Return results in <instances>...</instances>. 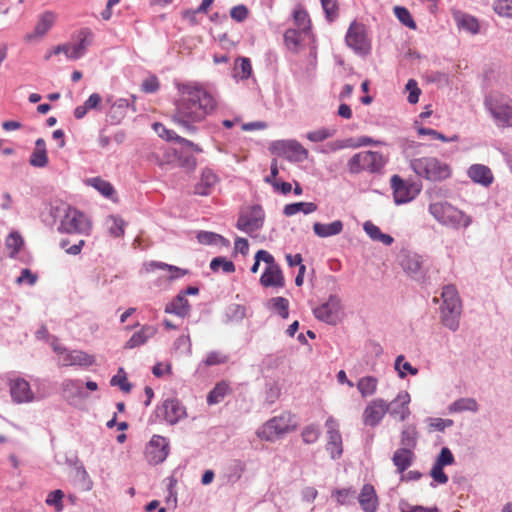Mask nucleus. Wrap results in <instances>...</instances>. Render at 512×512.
<instances>
[{
	"label": "nucleus",
	"instance_id": "53",
	"mask_svg": "<svg viewBox=\"0 0 512 512\" xmlns=\"http://www.w3.org/2000/svg\"><path fill=\"white\" fill-rule=\"evenodd\" d=\"M64 492L60 489L51 491L45 500V503L49 507H53L56 512H61L64 508L63 505Z\"/></svg>",
	"mask_w": 512,
	"mask_h": 512
},
{
	"label": "nucleus",
	"instance_id": "24",
	"mask_svg": "<svg viewBox=\"0 0 512 512\" xmlns=\"http://www.w3.org/2000/svg\"><path fill=\"white\" fill-rule=\"evenodd\" d=\"M260 283L264 287L282 288L285 285V280L280 266H267L260 277Z\"/></svg>",
	"mask_w": 512,
	"mask_h": 512
},
{
	"label": "nucleus",
	"instance_id": "51",
	"mask_svg": "<svg viewBox=\"0 0 512 512\" xmlns=\"http://www.w3.org/2000/svg\"><path fill=\"white\" fill-rule=\"evenodd\" d=\"M332 495L339 505H350L356 498V491L353 488L336 489Z\"/></svg>",
	"mask_w": 512,
	"mask_h": 512
},
{
	"label": "nucleus",
	"instance_id": "44",
	"mask_svg": "<svg viewBox=\"0 0 512 512\" xmlns=\"http://www.w3.org/2000/svg\"><path fill=\"white\" fill-rule=\"evenodd\" d=\"M268 308L279 314L281 318L289 317V301L284 297H274L268 302Z\"/></svg>",
	"mask_w": 512,
	"mask_h": 512
},
{
	"label": "nucleus",
	"instance_id": "30",
	"mask_svg": "<svg viewBox=\"0 0 512 512\" xmlns=\"http://www.w3.org/2000/svg\"><path fill=\"white\" fill-rule=\"evenodd\" d=\"M190 305L184 294H178L170 303L165 306V312L179 317H185L189 314Z\"/></svg>",
	"mask_w": 512,
	"mask_h": 512
},
{
	"label": "nucleus",
	"instance_id": "26",
	"mask_svg": "<svg viewBox=\"0 0 512 512\" xmlns=\"http://www.w3.org/2000/svg\"><path fill=\"white\" fill-rule=\"evenodd\" d=\"M56 19L55 13L46 11L39 17V20L32 33L25 36L27 41H32L35 37H43L53 26Z\"/></svg>",
	"mask_w": 512,
	"mask_h": 512
},
{
	"label": "nucleus",
	"instance_id": "27",
	"mask_svg": "<svg viewBox=\"0 0 512 512\" xmlns=\"http://www.w3.org/2000/svg\"><path fill=\"white\" fill-rule=\"evenodd\" d=\"M344 224L341 220H335L330 223L315 222L313 232L319 238H328L342 233Z\"/></svg>",
	"mask_w": 512,
	"mask_h": 512
},
{
	"label": "nucleus",
	"instance_id": "20",
	"mask_svg": "<svg viewBox=\"0 0 512 512\" xmlns=\"http://www.w3.org/2000/svg\"><path fill=\"white\" fill-rule=\"evenodd\" d=\"M358 502L364 512H376L379 506L378 496L371 484L363 485L358 497Z\"/></svg>",
	"mask_w": 512,
	"mask_h": 512
},
{
	"label": "nucleus",
	"instance_id": "14",
	"mask_svg": "<svg viewBox=\"0 0 512 512\" xmlns=\"http://www.w3.org/2000/svg\"><path fill=\"white\" fill-rule=\"evenodd\" d=\"M54 351L59 355V362L62 366H91L95 363V358L81 350L68 351L67 349L54 345Z\"/></svg>",
	"mask_w": 512,
	"mask_h": 512
},
{
	"label": "nucleus",
	"instance_id": "9",
	"mask_svg": "<svg viewBox=\"0 0 512 512\" xmlns=\"http://www.w3.org/2000/svg\"><path fill=\"white\" fill-rule=\"evenodd\" d=\"M345 42L355 53L367 55L370 53L371 44L367 37L366 28L363 24L353 21L346 33Z\"/></svg>",
	"mask_w": 512,
	"mask_h": 512
},
{
	"label": "nucleus",
	"instance_id": "58",
	"mask_svg": "<svg viewBox=\"0 0 512 512\" xmlns=\"http://www.w3.org/2000/svg\"><path fill=\"white\" fill-rule=\"evenodd\" d=\"M404 360L405 358L403 355H399L395 360V369L399 372L400 378H404L406 376V372L411 375H416L418 373V369Z\"/></svg>",
	"mask_w": 512,
	"mask_h": 512
},
{
	"label": "nucleus",
	"instance_id": "12",
	"mask_svg": "<svg viewBox=\"0 0 512 512\" xmlns=\"http://www.w3.org/2000/svg\"><path fill=\"white\" fill-rule=\"evenodd\" d=\"M327 444L326 450L332 459H339L343 453V441L339 430L338 421L330 416L325 422Z\"/></svg>",
	"mask_w": 512,
	"mask_h": 512
},
{
	"label": "nucleus",
	"instance_id": "10",
	"mask_svg": "<svg viewBox=\"0 0 512 512\" xmlns=\"http://www.w3.org/2000/svg\"><path fill=\"white\" fill-rule=\"evenodd\" d=\"M390 182L394 201L398 205L412 201L421 190L418 184L403 180L398 175H393Z\"/></svg>",
	"mask_w": 512,
	"mask_h": 512
},
{
	"label": "nucleus",
	"instance_id": "41",
	"mask_svg": "<svg viewBox=\"0 0 512 512\" xmlns=\"http://www.w3.org/2000/svg\"><path fill=\"white\" fill-rule=\"evenodd\" d=\"M86 182L106 198H112L115 194V189L112 184L100 177L89 178Z\"/></svg>",
	"mask_w": 512,
	"mask_h": 512
},
{
	"label": "nucleus",
	"instance_id": "49",
	"mask_svg": "<svg viewBox=\"0 0 512 512\" xmlns=\"http://www.w3.org/2000/svg\"><path fill=\"white\" fill-rule=\"evenodd\" d=\"M293 19L297 29L305 32L309 31L311 22L307 11L302 8L295 9Z\"/></svg>",
	"mask_w": 512,
	"mask_h": 512
},
{
	"label": "nucleus",
	"instance_id": "17",
	"mask_svg": "<svg viewBox=\"0 0 512 512\" xmlns=\"http://www.w3.org/2000/svg\"><path fill=\"white\" fill-rule=\"evenodd\" d=\"M157 416L174 425L186 416V409L177 399H167L157 408Z\"/></svg>",
	"mask_w": 512,
	"mask_h": 512
},
{
	"label": "nucleus",
	"instance_id": "13",
	"mask_svg": "<svg viewBox=\"0 0 512 512\" xmlns=\"http://www.w3.org/2000/svg\"><path fill=\"white\" fill-rule=\"evenodd\" d=\"M389 405L382 398L371 400L365 407L362 414V421L365 426L376 427L378 426L385 415L388 413Z\"/></svg>",
	"mask_w": 512,
	"mask_h": 512
},
{
	"label": "nucleus",
	"instance_id": "23",
	"mask_svg": "<svg viewBox=\"0 0 512 512\" xmlns=\"http://www.w3.org/2000/svg\"><path fill=\"white\" fill-rule=\"evenodd\" d=\"M467 174L469 178L484 187L492 184L494 177L490 168L483 164H473L469 167Z\"/></svg>",
	"mask_w": 512,
	"mask_h": 512
},
{
	"label": "nucleus",
	"instance_id": "42",
	"mask_svg": "<svg viewBox=\"0 0 512 512\" xmlns=\"http://www.w3.org/2000/svg\"><path fill=\"white\" fill-rule=\"evenodd\" d=\"M229 391L230 388L226 382L222 381L217 383L215 387L209 392L207 396V403L209 405L220 403L229 393Z\"/></svg>",
	"mask_w": 512,
	"mask_h": 512
},
{
	"label": "nucleus",
	"instance_id": "7",
	"mask_svg": "<svg viewBox=\"0 0 512 512\" xmlns=\"http://www.w3.org/2000/svg\"><path fill=\"white\" fill-rule=\"evenodd\" d=\"M57 211L61 214L58 230L67 234H88L91 229V222L84 213L76 208L63 205Z\"/></svg>",
	"mask_w": 512,
	"mask_h": 512
},
{
	"label": "nucleus",
	"instance_id": "61",
	"mask_svg": "<svg viewBox=\"0 0 512 512\" xmlns=\"http://www.w3.org/2000/svg\"><path fill=\"white\" fill-rule=\"evenodd\" d=\"M418 134L419 135H430L434 139L440 140L442 142H456L459 140L458 135H453L452 137L447 138L444 134H442L434 129H431V128L421 127L418 129Z\"/></svg>",
	"mask_w": 512,
	"mask_h": 512
},
{
	"label": "nucleus",
	"instance_id": "55",
	"mask_svg": "<svg viewBox=\"0 0 512 512\" xmlns=\"http://www.w3.org/2000/svg\"><path fill=\"white\" fill-rule=\"evenodd\" d=\"M6 248L10 250V256H15L23 245V239L18 232L10 233L5 241Z\"/></svg>",
	"mask_w": 512,
	"mask_h": 512
},
{
	"label": "nucleus",
	"instance_id": "3",
	"mask_svg": "<svg viewBox=\"0 0 512 512\" xmlns=\"http://www.w3.org/2000/svg\"><path fill=\"white\" fill-rule=\"evenodd\" d=\"M441 298V322L451 331H456L459 328L460 316L462 313V303L456 287L451 284L444 286L441 293Z\"/></svg>",
	"mask_w": 512,
	"mask_h": 512
},
{
	"label": "nucleus",
	"instance_id": "11",
	"mask_svg": "<svg viewBox=\"0 0 512 512\" xmlns=\"http://www.w3.org/2000/svg\"><path fill=\"white\" fill-rule=\"evenodd\" d=\"M341 300L337 295H330L328 300L314 308V316L327 324L336 325L341 318Z\"/></svg>",
	"mask_w": 512,
	"mask_h": 512
},
{
	"label": "nucleus",
	"instance_id": "28",
	"mask_svg": "<svg viewBox=\"0 0 512 512\" xmlns=\"http://www.w3.org/2000/svg\"><path fill=\"white\" fill-rule=\"evenodd\" d=\"M29 163L38 168H43L48 164L46 143L43 138H38L35 141V148L30 155Z\"/></svg>",
	"mask_w": 512,
	"mask_h": 512
},
{
	"label": "nucleus",
	"instance_id": "62",
	"mask_svg": "<svg viewBox=\"0 0 512 512\" xmlns=\"http://www.w3.org/2000/svg\"><path fill=\"white\" fill-rule=\"evenodd\" d=\"M153 128H154L155 132L158 133V135L161 138H164V139H166L168 141H175V142H177V138L180 137L175 131L167 129L161 123H154Z\"/></svg>",
	"mask_w": 512,
	"mask_h": 512
},
{
	"label": "nucleus",
	"instance_id": "57",
	"mask_svg": "<svg viewBox=\"0 0 512 512\" xmlns=\"http://www.w3.org/2000/svg\"><path fill=\"white\" fill-rule=\"evenodd\" d=\"M493 10L500 17L512 18V0H495Z\"/></svg>",
	"mask_w": 512,
	"mask_h": 512
},
{
	"label": "nucleus",
	"instance_id": "18",
	"mask_svg": "<svg viewBox=\"0 0 512 512\" xmlns=\"http://www.w3.org/2000/svg\"><path fill=\"white\" fill-rule=\"evenodd\" d=\"M9 390L12 401L17 404L30 403L35 399L30 383L24 378L11 379Z\"/></svg>",
	"mask_w": 512,
	"mask_h": 512
},
{
	"label": "nucleus",
	"instance_id": "36",
	"mask_svg": "<svg viewBox=\"0 0 512 512\" xmlns=\"http://www.w3.org/2000/svg\"><path fill=\"white\" fill-rule=\"evenodd\" d=\"M479 405L474 398H460L451 403L448 407L450 413H461L465 411L477 412Z\"/></svg>",
	"mask_w": 512,
	"mask_h": 512
},
{
	"label": "nucleus",
	"instance_id": "19",
	"mask_svg": "<svg viewBox=\"0 0 512 512\" xmlns=\"http://www.w3.org/2000/svg\"><path fill=\"white\" fill-rule=\"evenodd\" d=\"M410 401L411 398L407 391L399 392L397 396L388 403V413L391 417L397 418L401 422L405 421L411 413L409 409Z\"/></svg>",
	"mask_w": 512,
	"mask_h": 512
},
{
	"label": "nucleus",
	"instance_id": "32",
	"mask_svg": "<svg viewBox=\"0 0 512 512\" xmlns=\"http://www.w3.org/2000/svg\"><path fill=\"white\" fill-rule=\"evenodd\" d=\"M130 103L127 99L120 98L117 99L110 107L108 116L111 119V122L114 124H118L121 120L126 116L128 109L130 108Z\"/></svg>",
	"mask_w": 512,
	"mask_h": 512
},
{
	"label": "nucleus",
	"instance_id": "21",
	"mask_svg": "<svg viewBox=\"0 0 512 512\" xmlns=\"http://www.w3.org/2000/svg\"><path fill=\"white\" fill-rule=\"evenodd\" d=\"M275 151L296 156L299 160L308 157V151L296 140H280L272 144Z\"/></svg>",
	"mask_w": 512,
	"mask_h": 512
},
{
	"label": "nucleus",
	"instance_id": "1",
	"mask_svg": "<svg viewBox=\"0 0 512 512\" xmlns=\"http://www.w3.org/2000/svg\"><path fill=\"white\" fill-rule=\"evenodd\" d=\"M178 98L172 121L186 133L195 134L198 125L212 115L218 106L215 95L203 84L186 82L177 84Z\"/></svg>",
	"mask_w": 512,
	"mask_h": 512
},
{
	"label": "nucleus",
	"instance_id": "59",
	"mask_svg": "<svg viewBox=\"0 0 512 512\" xmlns=\"http://www.w3.org/2000/svg\"><path fill=\"white\" fill-rule=\"evenodd\" d=\"M174 350L182 354L190 355L192 351V344L189 334L179 336L174 342Z\"/></svg>",
	"mask_w": 512,
	"mask_h": 512
},
{
	"label": "nucleus",
	"instance_id": "39",
	"mask_svg": "<svg viewBox=\"0 0 512 512\" xmlns=\"http://www.w3.org/2000/svg\"><path fill=\"white\" fill-rule=\"evenodd\" d=\"M363 228L364 231L368 234V236L374 241L382 242L387 246L391 245L394 242L392 236L382 233L380 228L373 224L372 222H365Z\"/></svg>",
	"mask_w": 512,
	"mask_h": 512
},
{
	"label": "nucleus",
	"instance_id": "33",
	"mask_svg": "<svg viewBox=\"0 0 512 512\" xmlns=\"http://www.w3.org/2000/svg\"><path fill=\"white\" fill-rule=\"evenodd\" d=\"M93 38L94 34L89 28H82L76 33V42L73 44L81 57L86 53L88 47L92 44Z\"/></svg>",
	"mask_w": 512,
	"mask_h": 512
},
{
	"label": "nucleus",
	"instance_id": "2",
	"mask_svg": "<svg viewBox=\"0 0 512 512\" xmlns=\"http://www.w3.org/2000/svg\"><path fill=\"white\" fill-rule=\"evenodd\" d=\"M389 158V154L379 151H360L347 161V170L353 175L364 172L368 174H382L389 162Z\"/></svg>",
	"mask_w": 512,
	"mask_h": 512
},
{
	"label": "nucleus",
	"instance_id": "63",
	"mask_svg": "<svg viewBox=\"0 0 512 512\" xmlns=\"http://www.w3.org/2000/svg\"><path fill=\"white\" fill-rule=\"evenodd\" d=\"M351 146H352V138H347V139H342V140L338 139V140L327 143L325 146L324 152H336L341 149L351 148Z\"/></svg>",
	"mask_w": 512,
	"mask_h": 512
},
{
	"label": "nucleus",
	"instance_id": "40",
	"mask_svg": "<svg viewBox=\"0 0 512 512\" xmlns=\"http://www.w3.org/2000/svg\"><path fill=\"white\" fill-rule=\"evenodd\" d=\"M401 265L407 273L416 276L421 271L422 258L417 254H408L402 259Z\"/></svg>",
	"mask_w": 512,
	"mask_h": 512
},
{
	"label": "nucleus",
	"instance_id": "60",
	"mask_svg": "<svg viewBox=\"0 0 512 512\" xmlns=\"http://www.w3.org/2000/svg\"><path fill=\"white\" fill-rule=\"evenodd\" d=\"M228 361L227 355L223 354L219 351H211L207 354L206 358L203 360V364L207 367L224 364Z\"/></svg>",
	"mask_w": 512,
	"mask_h": 512
},
{
	"label": "nucleus",
	"instance_id": "25",
	"mask_svg": "<svg viewBox=\"0 0 512 512\" xmlns=\"http://www.w3.org/2000/svg\"><path fill=\"white\" fill-rule=\"evenodd\" d=\"M218 182V176L209 168L201 172L199 182L195 185L194 192L197 195L207 196L212 192L213 187Z\"/></svg>",
	"mask_w": 512,
	"mask_h": 512
},
{
	"label": "nucleus",
	"instance_id": "22",
	"mask_svg": "<svg viewBox=\"0 0 512 512\" xmlns=\"http://www.w3.org/2000/svg\"><path fill=\"white\" fill-rule=\"evenodd\" d=\"M158 332V328L154 325H143L140 330L133 333L130 339L125 343V349H134L144 345L149 339L154 337Z\"/></svg>",
	"mask_w": 512,
	"mask_h": 512
},
{
	"label": "nucleus",
	"instance_id": "38",
	"mask_svg": "<svg viewBox=\"0 0 512 512\" xmlns=\"http://www.w3.org/2000/svg\"><path fill=\"white\" fill-rule=\"evenodd\" d=\"M455 20L459 28L471 34H477L479 32V22L474 16L459 12L455 15Z\"/></svg>",
	"mask_w": 512,
	"mask_h": 512
},
{
	"label": "nucleus",
	"instance_id": "52",
	"mask_svg": "<svg viewBox=\"0 0 512 512\" xmlns=\"http://www.w3.org/2000/svg\"><path fill=\"white\" fill-rule=\"evenodd\" d=\"M336 134L334 128H320L315 131H310L306 134V138L314 143L325 141L328 138L333 137Z\"/></svg>",
	"mask_w": 512,
	"mask_h": 512
},
{
	"label": "nucleus",
	"instance_id": "48",
	"mask_svg": "<svg viewBox=\"0 0 512 512\" xmlns=\"http://www.w3.org/2000/svg\"><path fill=\"white\" fill-rule=\"evenodd\" d=\"M325 18L328 22L335 21L339 16L338 0H320Z\"/></svg>",
	"mask_w": 512,
	"mask_h": 512
},
{
	"label": "nucleus",
	"instance_id": "15",
	"mask_svg": "<svg viewBox=\"0 0 512 512\" xmlns=\"http://www.w3.org/2000/svg\"><path fill=\"white\" fill-rule=\"evenodd\" d=\"M169 454V442L160 435H153L146 446L145 456L150 464L162 463Z\"/></svg>",
	"mask_w": 512,
	"mask_h": 512
},
{
	"label": "nucleus",
	"instance_id": "29",
	"mask_svg": "<svg viewBox=\"0 0 512 512\" xmlns=\"http://www.w3.org/2000/svg\"><path fill=\"white\" fill-rule=\"evenodd\" d=\"M145 270L152 272L156 269L167 270L169 280H176L188 274V270L179 268L177 266L169 265L164 262L150 261L145 263Z\"/></svg>",
	"mask_w": 512,
	"mask_h": 512
},
{
	"label": "nucleus",
	"instance_id": "6",
	"mask_svg": "<svg viewBox=\"0 0 512 512\" xmlns=\"http://www.w3.org/2000/svg\"><path fill=\"white\" fill-rule=\"evenodd\" d=\"M410 167L419 177L434 182L443 181L451 175L450 166L435 157L415 158L411 160Z\"/></svg>",
	"mask_w": 512,
	"mask_h": 512
},
{
	"label": "nucleus",
	"instance_id": "47",
	"mask_svg": "<svg viewBox=\"0 0 512 512\" xmlns=\"http://www.w3.org/2000/svg\"><path fill=\"white\" fill-rule=\"evenodd\" d=\"M306 33L297 28H289L284 33V40L289 49L296 50L302 41V34Z\"/></svg>",
	"mask_w": 512,
	"mask_h": 512
},
{
	"label": "nucleus",
	"instance_id": "31",
	"mask_svg": "<svg viewBox=\"0 0 512 512\" xmlns=\"http://www.w3.org/2000/svg\"><path fill=\"white\" fill-rule=\"evenodd\" d=\"M414 453L409 448L397 449L392 457L393 464L399 473H403L413 462Z\"/></svg>",
	"mask_w": 512,
	"mask_h": 512
},
{
	"label": "nucleus",
	"instance_id": "8",
	"mask_svg": "<svg viewBox=\"0 0 512 512\" xmlns=\"http://www.w3.org/2000/svg\"><path fill=\"white\" fill-rule=\"evenodd\" d=\"M265 213L261 206L253 205L240 211L236 227L249 235L263 227Z\"/></svg>",
	"mask_w": 512,
	"mask_h": 512
},
{
	"label": "nucleus",
	"instance_id": "50",
	"mask_svg": "<svg viewBox=\"0 0 512 512\" xmlns=\"http://www.w3.org/2000/svg\"><path fill=\"white\" fill-rule=\"evenodd\" d=\"M210 269L213 272H218L221 269L224 273L230 274L235 271V265L225 257H215L210 262Z\"/></svg>",
	"mask_w": 512,
	"mask_h": 512
},
{
	"label": "nucleus",
	"instance_id": "64",
	"mask_svg": "<svg viewBox=\"0 0 512 512\" xmlns=\"http://www.w3.org/2000/svg\"><path fill=\"white\" fill-rule=\"evenodd\" d=\"M454 461L455 459L451 450L448 447H443L435 463L444 467L447 465H452Z\"/></svg>",
	"mask_w": 512,
	"mask_h": 512
},
{
	"label": "nucleus",
	"instance_id": "16",
	"mask_svg": "<svg viewBox=\"0 0 512 512\" xmlns=\"http://www.w3.org/2000/svg\"><path fill=\"white\" fill-rule=\"evenodd\" d=\"M485 108L493 117L496 125L500 128L512 127V106L494 102L491 98L484 101Z\"/></svg>",
	"mask_w": 512,
	"mask_h": 512
},
{
	"label": "nucleus",
	"instance_id": "34",
	"mask_svg": "<svg viewBox=\"0 0 512 512\" xmlns=\"http://www.w3.org/2000/svg\"><path fill=\"white\" fill-rule=\"evenodd\" d=\"M317 210V205L313 202H296L284 206L283 214L287 217L294 216L302 212L305 215L311 214Z\"/></svg>",
	"mask_w": 512,
	"mask_h": 512
},
{
	"label": "nucleus",
	"instance_id": "46",
	"mask_svg": "<svg viewBox=\"0 0 512 512\" xmlns=\"http://www.w3.org/2000/svg\"><path fill=\"white\" fill-rule=\"evenodd\" d=\"M417 444V431L414 426H406L401 432L402 448L413 450Z\"/></svg>",
	"mask_w": 512,
	"mask_h": 512
},
{
	"label": "nucleus",
	"instance_id": "43",
	"mask_svg": "<svg viewBox=\"0 0 512 512\" xmlns=\"http://www.w3.org/2000/svg\"><path fill=\"white\" fill-rule=\"evenodd\" d=\"M62 389L68 398L83 397L82 381L78 379H66L62 383Z\"/></svg>",
	"mask_w": 512,
	"mask_h": 512
},
{
	"label": "nucleus",
	"instance_id": "56",
	"mask_svg": "<svg viewBox=\"0 0 512 512\" xmlns=\"http://www.w3.org/2000/svg\"><path fill=\"white\" fill-rule=\"evenodd\" d=\"M394 13L398 20L405 26H407L410 29H416V23L412 18L411 13L409 10L402 6H396L394 8Z\"/></svg>",
	"mask_w": 512,
	"mask_h": 512
},
{
	"label": "nucleus",
	"instance_id": "37",
	"mask_svg": "<svg viewBox=\"0 0 512 512\" xmlns=\"http://www.w3.org/2000/svg\"><path fill=\"white\" fill-rule=\"evenodd\" d=\"M356 387L363 398L372 396L377 391L378 379L375 376L361 377Z\"/></svg>",
	"mask_w": 512,
	"mask_h": 512
},
{
	"label": "nucleus",
	"instance_id": "35",
	"mask_svg": "<svg viewBox=\"0 0 512 512\" xmlns=\"http://www.w3.org/2000/svg\"><path fill=\"white\" fill-rule=\"evenodd\" d=\"M252 74V65L249 58L239 57L235 60L233 77L236 80H246Z\"/></svg>",
	"mask_w": 512,
	"mask_h": 512
},
{
	"label": "nucleus",
	"instance_id": "4",
	"mask_svg": "<svg viewBox=\"0 0 512 512\" xmlns=\"http://www.w3.org/2000/svg\"><path fill=\"white\" fill-rule=\"evenodd\" d=\"M297 428L295 416L290 412H283L267 420L256 430V436L266 442H274Z\"/></svg>",
	"mask_w": 512,
	"mask_h": 512
},
{
	"label": "nucleus",
	"instance_id": "54",
	"mask_svg": "<svg viewBox=\"0 0 512 512\" xmlns=\"http://www.w3.org/2000/svg\"><path fill=\"white\" fill-rule=\"evenodd\" d=\"M321 431L316 424H310L303 428L301 438L306 444H313L318 441Z\"/></svg>",
	"mask_w": 512,
	"mask_h": 512
},
{
	"label": "nucleus",
	"instance_id": "5",
	"mask_svg": "<svg viewBox=\"0 0 512 512\" xmlns=\"http://www.w3.org/2000/svg\"><path fill=\"white\" fill-rule=\"evenodd\" d=\"M428 210L437 222L454 229L467 228L472 223L471 216L448 202L431 203Z\"/></svg>",
	"mask_w": 512,
	"mask_h": 512
},
{
	"label": "nucleus",
	"instance_id": "45",
	"mask_svg": "<svg viewBox=\"0 0 512 512\" xmlns=\"http://www.w3.org/2000/svg\"><path fill=\"white\" fill-rule=\"evenodd\" d=\"M60 53H64L65 56L67 57V59H69V60H77V59L81 58V56L77 52L74 44L68 43V44H62V45H58V46L54 47L53 50L45 56V59L48 60V59H50L52 54L57 55Z\"/></svg>",
	"mask_w": 512,
	"mask_h": 512
}]
</instances>
